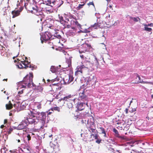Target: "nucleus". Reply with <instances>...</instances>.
<instances>
[{"instance_id":"1","label":"nucleus","mask_w":153,"mask_h":153,"mask_svg":"<svg viewBox=\"0 0 153 153\" xmlns=\"http://www.w3.org/2000/svg\"><path fill=\"white\" fill-rule=\"evenodd\" d=\"M39 119L37 118H27L26 119L23 120L20 123L17 127L18 130H22L26 128L28 124L33 125L37 124L39 122Z\"/></svg>"},{"instance_id":"2","label":"nucleus","mask_w":153,"mask_h":153,"mask_svg":"<svg viewBox=\"0 0 153 153\" xmlns=\"http://www.w3.org/2000/svg\"><path fill=\"white\" fill-rule=\"evenodd\" d=\"M91 48V45L86 43L83 44L79 47V51L80 56L82 59L85 60L87 59L89 53L86 52L88 51Z\"/></svg>"},{"instance_id":"3","label":"nucleus","mask_w":153,"mask_h":153,"mask_svg":"<svg viewBox=\"0 0 153 153\" xmlns=\"http://www.w3.org/2000/svg\"><path fill=\"white\" fill-rule=\"evenodd\" d=\"M33 73H30L29 75L26 76L23 78V81L20 82L21 85V88H25L27 85L28 87L29 88L31 84H33Z\"/></svg>"},{"instance_id":"4","label":"nucleus","mask_w":153,"mask_h":153,"mask_svg":"<svg viewBox=\"0 0 153 153\" xmlns=\"http://www.w3.org/2000/svg\"><path fill=\"white\" fill-rule=\"evenodd\" d=\"M43 2L47 5H51L52 4L53 5H57L59 7L63 3V1L62 0H59V1L60 2V4L58 3V1L56 0H42ZM51 6L52 7L53 6L51 5Z\"/></svg>"},{"instance_id":"5","label":"nucleus","mask_w":153,"mask_h":153,"mask_svg":"<svg viewBox=\"0 0 153 153\" xmlns=\"http://www.w3.org/2000/svg\"><path fill=\"white\" fill-rule=\"evenodd\" d=\"M52 36V34L50 32L48 31L46 32L41 36L40 39L42 43H43V41H46L52 39L51 38Z\"/></svg>"},{"instance_id":"6","label":"nucleus","mask_w":153,"mask_h":153,"mask_svg":"<svg viewBox=\"0 0 153 153\" xmlns=\"http://www.w3.org/2000/svg\"><path fill=\"white\" fill-rule=\"evenodd\" d=\"M26 104L25 102L23 101L21 103L16 102L14 104L13 106L18 111H21L24 110L26 108Z\"/></svg>"},{"instance_id":"7","label":"nucleus","mask_w":153,"mask_h":153,"mask_svg":"<svg viewBox=\"0 0 153 153\" xmlns=\"http://www.w3.org/2000/svg\"><path fill=\"white\" fill-rule=\"evenodd\" d=\"M91 120H94V119L93 117L90 118V120L88 119L87 121V123L88 125H89L90 126L89 127L88 131L91 133H97V131L96 130V128H91V126L94 124V122H91Z\"/></svg>"},{"instance_id":"8","label":"nucleus","mask_w":153,"mask_h":153,"mask_svg":"<svg viewBox=\"0 0 153 153\" xmlns=\"http://www.w3.org/2000/svg\"><path fill=\"white\" fill-rule=\"evenodd\" d=\"M72 97H73V95L69 94L68 96H66L63 98H61V99H59V101H63L64 103L66 102L67 104V103L71 102V101L72 100Z\"/></svg>"},{"instance_id":"9","label":"nucleus","mask_w":153,"mask_h":153,"mask_svg":"<svg viewBox=\"0 0 153 153\" xmlns=\"http://www.w3.org/2000/svg\"><path fill=\"white\" fill-rule=\"evenodd\" d=\"M88 59V57H87V59L85 60L82 59L83 61H82L81 62V64L83 66L85 69H89L92 65L91 63L90 62L87 60Z\"/></svg>"},{"instance_id":"10","label":"nucleus","mask_w":153,"mask_h":153,"mask_svg":"<svg viewBox=\"0 0 153 153\" xmlns=\"http://www.w3.org/2000/svg\"><path fill=\"white\" fill-rule=\"evenodd\" d=\"M74 77L72 76L69 75L65 76L64 78V83L65 84H68L74 80Z\"/></svg>"},{"instance_id":"11","label":"nucleus","mask_w":153,"mask_h":153,"mask_svg":"<svg viewBox=\"0 0 153 153\" xmlns=\"http://www.w3.org/2000/svg\"><path fill=\"white\" fill-rule=\"evenodd\" d=\"M84 69V68L82 64L78 66L76 69V71L75 72V75L76 76H78L79 74H82Z\"/></svg>"},{"instance_id":"12","label":"nucleus","mask_w":153,"mask_h":153,"mask_svg":"<svg viewBox=\"0 0 153 153\" xmlns=\"http://www.w3.org/2000/svg\"><path fill=\"white\" fill-rule=\"evenodd\" d=\"M60 83H57L52 84L51 85L52 90L54 92L61 89V87L60 86Z\"/></svg>"},{"instance_id":"13","label":"nucleus","mask_w":153,"mask_h":153,"mask_svg":"<svg viewBox=\"0 0 153 153\" xmlns=\"http://www.w3.org/2000/svg\"><path fill=\"white\" fill-rule=\"evenodd\" d=\"M113 131L115 133V136L121 140H125L126 139V137L125 136H120L118 131L115 128L113 129Z\"/></svg>"},{"instance_id":"14","label":"nucleus","mask_w":153,"mask_h":153,"mask_svg":"<svg viewBox=\"0 0 153 153\" xmlns=\"http://www.w3.org/2000/svg\"><path fill=\"white\" fill-rule=\"evenodd\" d=\"M47 27H48L49 28V29H48L49 32L52 33V34L56 33V31H59V30L56 29V27L52 25H50L48 24L46 25Z\"/></svg>"},{"instance_id":"15","label":"nucleus","mask_w":153,"mask_h":153,"mask_svg":"<svg viewBox=\"0 0 153 153\" xmlns=\"http://www.w3.org/2000/svg\"><path fill=\"white\" fill-rule=\"evenodd\" d=\"M28 114L30 116L34 117L36 116L38 117V115L40 114V113L38 111H37L35 109H33L32 111H30Z\"/></svg>"},{"instance_id":"16","label":"nucleus","mask_w":153,"mask_h":153,"mask_svg":"<svg viewBox=\"0 0 153 153\" xmlns=\"http://www.w3.org/2000/svg\"><path fill=\"white\" fill-rule=\"evenodd\" d=\"M74 96L72 98V100L71 101V102L67 103V105L68 108H71L73 107L72 103H74V104L78 100V99L76 98H74Z\"/></svg>"},{"instance_id":"17","label":"nucleus","mask_w":153,"mask_h":153,"mask_svg":"<svg viewBox=\"0 0 153 153\" xmlns=\"http://www.w3.org/2000/svg\"><path fill=\"white\" fill-rule=\"evenodd\" d=\"M85 105H86L88 107L87 102H86V103L84 102L80 103L78 105V110L79 111H82L84 109V107H85Z\"/></svg>"},{"instance_id":"18","label":"nucleus","mask_w":153,"mask_h":153,"mask_svg":"<svg viewBox=\"0 0 153 153\" xmlns=\"http://www.w3.org/2000/svg\"><path fill=\"white\" fill-rule=\"evenodd\" d=\"M38 117L42 119V123H45V121L44 120L45 119L46 117V114L44 112H42L40 113V114L39 115H38Z\"/></svg>"},{"instance_id":"19","label":"nucleus","mask_w":153,"mask_h":153,"mask_svg":"<svg viewBox=\"0 0 153 153\" xmlns=\"http://www.w3.org/2000/svg\"><path fill=\"white\" fill-rule=\"evenodd\" d=\"M79 96L82 100H83V101L85 100L86 101H88L87 97L85 94L84 91H83L82 92H80L79 93Z\"/></svg>"},{"instance_id":"20","label":"nucleus","mask_w":153,"mask_h":153,"mask_svg":"<svg viewBox=\"0 0 153 153\" xmlns=\"http://www.w3.org/2000/svg\"><path fill=\"white\" fill-rule=\"evenodd\" d=\"M21 10H14L12 12V14L13 15V18H14L20 15Z\"/></svg>"},{"instance_id":"21","label":"nucleus","mask_w":153,"mask_h":153,"mask_svg":"<svg viewBox=\"0 0 153 153\" xmlns=\"http://www.w3.org/2000/svg\"><path fill=\"white\" fill-rule=\"evenodd\" d=\"M5 106L7 110L11 109L13 108V105L10 101H9L8 103Z\"/></svg>"},{"instance_id":"22","label":"nucleus","mask_w":153,"mask_h":153,"mask_svg":"<svg viewBox=\"0 0 153 153\" xmlns=\"http://www.w3.org/2000/svg\"><path fill=\"white\" fill-rule=\"evenodd\" d=\"M72 57H69L68 58H67L66 59V62L67 63V66L66 67V68H67L68 67H70L71 66V59Z\"/></svg>"},{"instance_id":"23","label":"nucleus","mask_w":153,"mask_h":153,"mask_svg":"<svg viewBox=\"0 0 153 153\" xmlns=\"http://www.w3.org/2000/svg\"><path fill=\"white\" fill-rule=\"evenodd\" d=\"M99 129L100 130V131L101 132V133L104 134V137H108L106 135V132L105 129L102 127H100Z\"/></svg>"},{"instance_id":"24","label":"nucleus","mask_w":153,"mask_h":153,"mask_svg":"<svg viewBox=\"0 0 153 153\" xmlns=\"http://www.w3.org/2000/svg\"><path fill=\"white\" fill-rule=\"evenodd\" d=\"M129 16L130 19V20H133V21L135 22H137L138 21H140V19L138 17H133L131 16Z\"/></svg>"},{"instance_id":"25","label":"nucleus","mask_w":153,"mask_h":153,"mask_svg":"<svg viewBox=\"0 0 153 153\" xmlns=\"http://www.w3.org/2000/svg\"><path fill=\"white\" fill-rule=\"evenodd\" d=\"M59 31H56V33H54L52 34V36L53 35L56 38H57L59 39H60L62 37L61 35L59 33Z\"/></svg>"},{"instance_id":"26","label":"nucleus","mask_w":153,"mask_h":153,"mask_svg":"<svg viewBox=\"0 0 153 153\" xmlns=\"http://www.w3.org/2000/svg\"><path fill=\"white\" fill-rule=\"evenodd\" d=\"M141 82V80L140 77L138 74H137L135 83H139Z\"/></svg>"},{"instance_id":"27","label":"nucleus","mask_w":153,"mask_h":153,"mask_svg":"<svg viewBox=\"0 0 153 153\" xmlns=\"http://www.w3.org/2000/svg\"><path fill=\"white\" fill-rule=\"evenodd\" d=\"M58 16L60 22L62 24H63L64 23V20H65V19H64L63 17L60 14H59Z\"/></svg>"},{"instance_id":"28","label":"nucleus","mask_w":153,"mask_h":153,"mask_svg":"<svg viewBox=\"0 0 153 153\" xmlns=\"http://www.w3.org/2000/svg\"><path fill=\"white\" fill-rule=\"evenodd\" d=\"M76 30L72 31L71 30H69L68 32V33L70 36H74L75 35Z\"/></svg>"},{"instance_id":"29","label":"nucleus","mask_w":153,"mask_h":153,"mask_svg":"<svg viewBox=\"0 0 153 153\" xmlns=\"http://www.w3.org/2000/svg\"><path fill=\"white\" fill-rule=\"evenodd\" d=\"M33 10L32 11L33 12V13H36L38 11L39 8L36 6H35L34 7H32Z\"/></svg>"},{"instance_id":"30","label":"nucleus","mask_w":153,"mask_h":153,"mask_svg":"<svg viewBox=\"0 0 153 153\" xmlns=\"http://www.w3.org/2000/svg\"><path fill=\"white\" fill-rule=\"evenodd\" d=\"M67 16L66 15H65L64 17L65 18V20H64V23L63 24H68L69 22H70L69 19L68 18H67Z\"/></svg>"},{"instance_id":"31","label":"nucleus","mask_w":153,"mask_h":153,"mask_svg":"<svg viewBox=\"0 0 153 153\" xmlns=\"http://www.w3.org/2000/svg\"><path fill=\"white\" fill-rule=\"evenodd\" d=\"M144 30L147 31L148 32H151V34L152 33V29L151 28L148 27H145Z\"/></svg>"},{"instance_id":"32","label":"nucleus","mask_w":153,"mask_h":153,"mask_svg":"<svg viewBox=\"0 0 153 153\" xmlns=\"http://www.w3.org/2000/svg\"><path fill=\"white\" fill-rule=\"evenodd\" d=\"M92 136H93L94 138V139H97L98 137V135L97 133L92 134L91 133V137Z\"/></svg>"},{"instance_id":"33","label":"nucleus","mask_w":153,"mask_h":153,"mask_svg":"<svg viewBox=\"0 0 153 153\" xmlns=\"http://www.w3.org/2000/svg\"><path fill=\"white\" fill-rule=\"evenodd\" d=\"M100 26V25L99 23L98 22H97V23H95L93 25H91V27H94L95 28H97V27H99Z\"/></svg>"},{"instance_id":"34","label":"nucleus","mask_w":153,"mask_h":153,"mask_svg":"<svg viewBox=\"0 0 153 153\" xmlns=\"http://www.w3.org/2000/svg\"><path fill=\"white\" fill-rule=\"evenodd\" d=\"M16 66L19 68H23V65L22 63L20 62H19L16 65Z\"/></svg>"},{"instance_id":"35","label":"nucleus","mask_w":153,"mask_h":153,"mask_svg":"<svg viewBox=\"0 0 153 153\" xmlns=\"http://www.w3.org/2000/svg\"><path fill=\"white\" fill-rule=\"evenodd\" d=\"M50 70L52 73H55L56 71V67L53 66H52L50 68Z\"/></svg>"},{"instance_id":"36","label":"nucleus","mask_w":153,"mask_h":153,"mask_svg":"<svg viewBox=\"0 0 153 153\" xmlns=\"http://www.w3.org/2000/svg\"><path fill=\"white\" fill-rule=\"evenodd\" d=\"M51 110L52 111H53L54 110L55 111H57L58 112H60V109L58 107H53V108H51Z\"/></svg>"},{"instance_id":"37","label":"nucleus","mask_w":153,"mask_h":153,"mask_svg":"<svg viewBox=\"0 0 153 153\" xmlns=\"http://www.w3.org/2000/svg\"><path fill=\"white\" fill-rule=\"evenodd\" d=\"M21 62L22 63V65H23V68H26L27 67H28V66H27V64L25 63V61H21Z\"/></svg>"},{"instance_id":"38","label":"nucleus","mask_w":153,"mask_h":153,"mask_svg":"<svg viewBox=\"0 0 153 153\" xmlns=\"http://www.w3.org/2000/svg\"><path fill=\"white\" fill-rule=\"evenodd\" d=\"M37 107L38 109H40L42 108V104L39 102H38L36 103Z\"/></svg>"},{"instance_id":"39","label":"nucleus","mask_w":153,"mask_h":153,"mask_svg":"<svg viewBox=\"0 0 153 153\" xmlns=\"http://www.w3.org/2000/svg\"><path fill=\"white\" fill-rule=\"evenodd\" d=\"M85 4V3H84L83 4H79L77 7L78 10H79L80 9L82 8L83 7V6H84Z\"/></svg>"},{"instance_id":"40","label":"nucleus","mask_w":153,"mask_h":153,"mask_svg":"<svg viewBox=\"0 0 153 153\" xmlns=\"http://www.w3.org/2000/svg\"><path fill=\"white\" fill-rule=\"evenodd\" d=\"M144 26L145 27H148V26L153 27V23H150V24H144Z\"/></svg>"},{"instance_id":"41","label":"nucleus","mask_w":153,"mask_h":153,"mask_svg":"<svg viewBox=\"0 0 153 153\" xmlns=\"http://www.w3.org/2000/svg\"><path fill=\"white\" fill-rule=\"evenodd\" d=\"M95 139L97 140L95 141L96 143L98 144H100L101 142V141H102L101 139H98V138L97 139Z\"/></svg>"},{"instance_id":"42","label":"nucleus","mask_w":153,"mask_h":153,"mask_svg":"<svg viewBox=\"0 0 153 153\" xmlns=\"http://www.w3.org/2000/svg\"><path fill=\"white\" fill-rule=\"evenodd\" d=\"M13 129L12 128H10L8 131V134H10L11 133L12 131H13Z\"/></svg>"},{"instance_id":"43","label":"nucleus","mask_w":153,"mask_h":153,"mask_svg":"<svg viewBox=\"0 0 153 153\" xmlns=\"http://www.w3.org/2000/svg\"><path fill=\"white\" fill-rule=\"evenodd\" d=\"M87 4L88 6H90V5H92L94 7H95L94 4L93 3V2H90L89 3Z\"/></svg>"},{"instance_id":"44","label":"nucleus","mask_w":153,"mask_h":153,"mask_svg":"<svg viewBox=\"0 0 153 153\" xmlns=\"http://www.w3.org/2000/svg\"><path fill=\"white\" fill-rule=\"evenodd\" d=\"M66 26V27L68 28H70L71 27V25H70L69 23L68 24H64Z\"/></svg>"},{"instance_id":"45","label":"nucleus","mask_w":153,"mask_h":153,"mask_svg":"<svg viewBox=\"0 0 153 153\" xmlns=\"http://www.w3.org/2000/svg\"><path fill=\"white\" fill-rule=\"evenodd\" d=\"M27 140L28 141H29L31 140V136H30V134H28L27 135Z\"/></svg>"},{"instance_id":"46","label":"nucleus","mask_w":153,"mask_h":153,"mask_svg":"<svg viewBox=\"0 0 153 153\" xmlns=\"http://www.w3.org/2000/svg\"><path fill=\"white\" fill-rule=\"evenodd\" d=\"M136 109L135 108H133L130 111V112L131 113H133L134 112L136 111Z\"/></svg>"},{"instance_id":"47","label":"nucleus","mask_w":153,"mask_h":153,"mask_svg":"<svg viewBox=\"0 0 153 153\" xmlns=\"http://www.w3.org/2000/svg\"><path fill=\"white\" fill-rule=\"evenodd\" d=\"M1 49L3 51H5V50H6V48H5V47H4L3 46H1Z\"/></svg>"},{"instance_id":"48","label":"nucleus","mask_w":153,"mask_h":153,"mask_svg":"<svg viewBox=\"0 0 153 153\" xmlns=\"http://www.w3.org/2000/svg\"><path fill=\"white\" fill-rule=\"evenodd\" d=\"M7 119H4V124H5V123H7Z\"/></svg>"},{"instance_id":"49","label":"nucleus","mask_w":153,"mask_h":153,"mask_svg":"<svg viewBox=\"0 0 153 153\" xmlns=\"http://www.w3.org/2000/svg\"><path fill=\"white\" fill-rule=\"evenodd\" d=\"M128 108H126L125 110L126 113L127 114L128 113Z\"/></svg>"},{"instance_id":"50","label":"nucleus","mask_w":153,"mask_h":153,"mask_svg":"<svg viewBox=\"0 0 153 153\" xmlns=\"http://www.w3.org/2000/svg\"><path fill=\"white\" fill-rule=\"evenodd\" d=\"M59 79L57 77L54 79V81H59Z\"/></svg>"},{"instance_id":"51","label":"nucleus","mask_w":153,"mask_h":153,"mask_svg":"<svg viewBox=\"0 0 153 153\" xmlns=\"http://www.w3.org/2000/svg\"><path fill=\"white\" fill-rule=\"evenodd\" d=\"M4 125H2L1 126H0V128H4Z\"/></svg>"},{"instance_id":"52","label":"nucleus","mask_w":153,"mask_h":153,"mask_svg":"<svg viewBox=\"0 0 153 153\" xmlns=\"http://www.w3.org/2000/svg\"><path fill=\"white\" fill-rule=\"evenodd\" d=\"M72 29L74 30H75V27H71Z\"/></svg>"},{"instance_id":"53","label":"nucleus","mask_w":153,"mask_h":153,"mask_svg":"<svg viewBox=\"0 0 153 153\" xmlns=\"http://www.w3.org/2000/svg\"><path fill=\"white\" fill-rule=\"evenodd\" d=\"M75 23L76 25L78 24V25H80L79 24H78V22L76 21V22H75Z\"/></svg>"},{"instance_id":"54","label":"nucleus","mask_w":153,"mask_h":153,"mask_svg":"<svg viewBox=\"0 0 153 153\" xmlns=\"http://www.w3.org/2000/svg\"><path fill=\"white\" fill-rule=\"evenodd\" d=\"M17 140L18 141V143H20V140H19V139H18V140Z\"/></svg>"},{"instance_id":"55","label":"nucleus","mask_w":153,"mask_h":153,"mask_svg":"<svg viewBox=\"0 0 153 153\" xmlns=\"http://www.w3.org/2000/svg\"><path fill=\"white\" fill-rule=\"evenodd\" d=\"M27 3H25V7H26V5H27Z\"/></svg>"},{"instance_id":"56","label":"nucleus","mask_w":153,"mask_h":153,"mask_svg":"<svg viewBox=\"0 0 153 153\" xmlns=\"http://www.w3.org/2000/svg\"><path fill=\"white\" fill-rule=\"evenodd\" d=\"M7 79H3V81H7Z\"/></svg>"},{"instance_id":"57","label":"nucleus","mask_w":153,"mask_h":153,"mask_svg":"<svg viewBox=\"0 0 153 153\" xmlns=\"http://www.w3.org/2000/svg\"><path fill=\"white\" fill-rule=\"evenodd\" d=\"M151 98L153 99V94H152L151 95Z\"/></svg>"},{"instance_id":"58","label":"nucleus","mask_w":153,"mask_h":153,"mask_svg":"<svg viewBox=\"0 0 153 153\" xmlns=\"http://www.w3.org/2000/svg\"><path fill=\"white\" fill-rule=\"evenodd\" d=\"M52 112H49L48 113V115H49V114H51Z\"/></svg>"},{"instance_id":"59","label":"nucleus","mask_w":153,"mask_h":153,"mask_svg":"<svg viewBox=\"0 0 153 153\" xmlns=\"http://www.w3.org/2000/svg\"><path fill=\"white\" fill-rule=\"evenodd\" d=\"M108 2H109L110 1H111V0H106Z\"/></svg>"},{"instance_id":"60","label":"nucleus","mask_w":153,"mask_h":153,"mask_svg":"<svg viewBox=\"0 0 153 153\" xmlns=\"http://www.w3.org/2000/svg\"><path fill=\"white\" fill-rule=\"evenodd\" d=\"M79 116H80V117H82V114H80H80H79Z\"/></svg>"},{"instance_id":"61","label":"nucleus","mask_w":153,"mask_h":153,"mask_svg":"<svg viewBox=\"0 0 153 153\" xmlns=\"http://www.w3.org/2000/svg\"><path fill=\"white\" fill-rule=\"evenodd\" d=\"M26 1H27V2H29L30 0H26Z\"/></svg>"},{"instance_id":"62","label":"nucleus","mask_w":153,"mask_h":153,"mask_svg":"<svg viewBox=\"0 0 153 153\" xmlns=\"http://www.w3.org/2000/svg\"><path fill=\"white\" fill-rule=\"evenodd\" d=\"M71 17L72 18H73V19H74V17L73 16H71Z\"/></svg>"},{"instance_id":"63","label":"nucleus","mask_w":153,"mask_h":153,"mask_svg":"<svg viewBox=\"0 0 153 153\" xmlns=\"http://www.w3.org/2000/svg\"><path fill=\"white\" fill-rule=\"evenodd\" d=\"M59 42H60V40H58V43H59Z\"/></svg>"},{"instance_id":"64","label":"nucleus","mask_w":153,"mask_h":153,"mask_svg":"<svg viewBox=\"0 0 153 153\" xmlns=\"http://www.w3.org/2000/svg\"><path fill=\"white\" fill-rule=\"evenodd\" d=\"M43 81H45V79H43Z\"/></svg>"}]
</instances>
